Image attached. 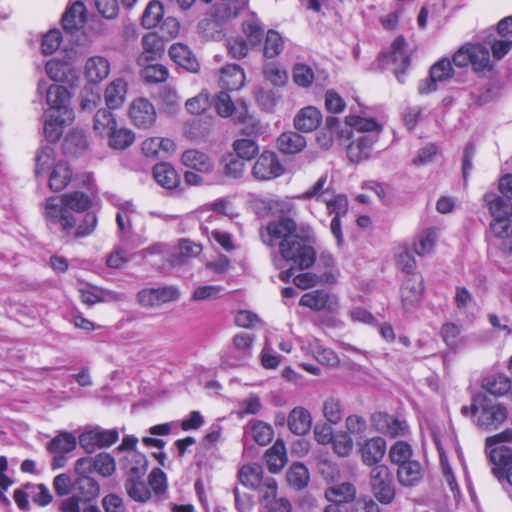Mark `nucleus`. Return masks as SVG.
<instances>
[{
  "instance_id": "nucleus-1",
  "label": "nucleus",
  "mask_w": 512,
  "mask_h": 512,
  "mask_svg": "<svg viewBox=\"0 0 512 512\" xmlns=\"http://www.w3.org/2000/svg\"><path fill=\"white\" fill-rule=\"evenodd\" d=\"M91 204L90 197L79 191L49 197L44 205V218L51 229L58 227L65 235H70L77 223L73 212H84Z\"/></svg>"
},
{
  "instance_id": "nucleus-2",
  "label": "nucleus",
  "mask_w": 512,
  "mask_h": 512,
  "mask_svg": "<svg viewBox=\"0 0 512 512\" xmlns=\"http://www.w3.org/2000/svg\"><path fill=\"white\" fill-rule=\"evenodd\" d=\"M486 454L493 464L492 473L502 480L507 468L512 465V430L507 429L486 439Z\"/></svg>"
},
{
  "instance_id": "nucleus-3",
  "label": "nucleus",
  "mask_w": 512,
  "mask_h": 512,
  "mask_svg": "<svg viewBox=\"0 0 512 512\" xmlns=\"http://www.w3.org/2000/svg\"><path fill=\"white\" fill-rule=\"evenodd\" d=\"M215 108L221 117H233L236 121L241 122L244 125L242 130L247 135L255 134L260 130V122L249 115L247 105L243 102L235 104L225 91L217 95Z\"/></svg>"
},
{
  "instance_id": "nucleus-4",
  "label": "nucleus",
  "mask_w": 512,
  "mask_h": 512,
  "mask_svg": "<svg viewBox=\"0 0 512 512\" xmlns=\"http://www.w3.org/2000/svg\"><path fill=\"white\" fill-rule=\"evenodd\" d=\"M279 250L282 258L299 269L309 268L315 262V251L302 237L296 235L291 240L280 242Z\"/></svg>"
},
{
  "instance_id": "nucleus-5",
  "label": "nucleus",
  "mask_w": 512,
  "mask_h": 512,
  "mask_svg": "<svg viewBox=\"0 0 512 512\" xmlns=\"http://www.w3.org/2000/svg\"><path fill=\"white\" fill-rule=\"evenodd\" d=\"M471 409L473 412L480 411L477 425L487 430L498 428L507 418L506 408L500 404L491 403L483 394H478L473 398Z\"/></svg>"
},
{
  "instance_id": "nucleus-6",
  "label": "nucleus",
  "mask_w": 512,
  "mask_h": 512,
  "mask_svg": "<svg viewBox=\"0 0 512 512\" xmlns=\"http://www.w3.org/2000/svg\"><path fill=\"white\" fill-rule=\"evenodd\" d=\"M369 485L373 496L384 505L391 504L396 496L393 476L386 465H376L369 473Z\"/></svg>"
},
{
  "instance_id": "nucleus-7",
  "label": "nucleus",
  "mask_w": 512,
  "mask_h": 512,
  "mask_svg": "<svg viewBox=\"0 0 512 512\" xmlns=\"http://www.w3.org/2000/svg\"><path fill=\"white\" fill-rule=\"evenodd\" d=\"M297 224L292 218H280L261 227L259 234L262 242L267 246H275L277 243L291 240L297 234Z\"/></svg>"
},
{
  "instance_id": "nucleus-8",
  "label": "nucleus",
  "mask_w": 512,
  "mask_h": 512,
  "mask_svg": "<svg viewBox=\"0 0 512 512\" xmlns=\"http://www.w3.org/2000/svg\"><path fill=\"white\" fill-rule=\"evenodd\" d=\"M74 470L75 472L90 474L96 472L102 477H110L116 471V461L111 454L101 452L95 456L79 458L75 462Z\"/></svg>"
},
{
  "instance_id": "nucleus-9",
  "label": "nucleus",
  "mask_w": 512,
  "mask_h": 512,
  "mask_svg": "<svg viewBox=\"0 0 512 512\" xmlns=\"http://www.w3.org/2000/svg\"><path fill=\"white\" fill-rule=\"evenodd\" d=\"M118 439L119 432L117 429L106 430L101 427H95L83 432L79 436V444L87 453H92L97 448L110 447Z\"/></svg>"
},
{
  "instance_id": "nucleus-10",
  "label": "nucleus",
  "mask_w": 512,
  "mask_h": 512,
  "mask_svg": "<svg viewBox=\"0 0 512 512\" xmlns=\"http://www.w3.org/2000/svg\"><path fill=\"white\" fill-rule=\"evenodd\" d=\"M179 290L174 286L145 288L138 292L137 301L144 308H157L165 303L178 300Z\"/></svg>"
},
{
  "instance_id": "nucleus-11",
  "label": "nucleus",
  "mask_w": 512,
  "mask_h": 512,
  "mask_svg": "<svg viewBox=\"0 0 512 512\" xmlns=\"http://www.w3.org/2000/svg\"><path fill=\"white\" fill-rule=\"evenodd\" d=\"M252 342V337L247 333L235 335L232 346L227 348L221 356L222 363L228 367L241 365L250 356Z\"/></svg>"
},
{
  "instance_id": "nucleus-12",
  "label": "nucleus",
  "mask_w": 512,
  "mask_h": 512,
  "mask_svg": "<svg viewBox=\"0 0 512 512\" xmlns=\"http://www.w3.org/2000/svg\"><path fill=\"white\" fill-rule=\"evenodd\" d=\"M284 170L275 152L264 151L257 158L252 168V175L259 181H268L280 177Z\"/></svg>"
},
{
  "instance_id": "nucleus-13",
  "label": "nucleus",
  "mask_w": 512,
  "mask_h": 512,
  "mask_svg": "<svg viewBox=\"0 0 512 512\" xmlns=\"http://www.w3.org/2000/svg\"><path fill=\"white\" fill-rule=\"evenodd\" d=\"M129 118L140 129L152 127L157 119L154 105L146 98H137L129 106Z\"/></svg>"
},
{
  "instance_id": "nucleus-14",
  "label": "nucleus",
  "mask_w": 512,
  "mask_h": 512,
  "mask_svg": "<svg viewBox=\"0 0 512 512\" xmlns=\"http://www.w3.org/2000/svg\"><path fill=\"white\" fill-rule=\"evenodd\" d=\"M423 291V279L420 274L406 277L401 287V301L405 311H412L419 305Z\"/></svg>"
},
{
  "instance_id": "nucleus-15",
  "label": "nucleus",
  "mask_w": 512,
  "mask_h": 512,
  "mask_svg": "<svg viewBox=\"0 0 512 512\" xmlns=\"http://www.w3.org/2000/svg\"><path fill=\"white\" fill-rule=\"evenodd\" d=\"M384 64H396L398 65L394 72L398 81L404 82L405 69L410 64V57L405 51V40L403 37H397L391 44V50L389 53H383L382 55Z\"/></svg>"
},
{
  "instance_id": "nucleus-16",
  "label": "nucleus",
  "mask_w": 512,
  "mask_h": 512,
  "mask_svg": "<svg viewBox=\"0 0 512 512\" xmlns=\"http://www.w3.org/2000/svg\"><path fill=\"white\" fill-rule=\"evenodd\" d=\"M453 76L452 64L448 59H442L436 62L430 69L429 79L419 84L420 94H428L436 90V84L450 79Z\"/></svg>"
},
{
  "instance_id": "nucleus-17",
  "label": "nucleus",
  "mask_w": 512,
  "mask_h": 512,
  "mask_svg": "<svg viewBox=\"0 0 512 512\" xmlns=\"http://www.w3.org/2000/svg\"><path fill=\"white\" fill-rule=\"evenodd\" d=\"M70 94L66 87L61 85H51L46 92V100L50 106L48 111L65 115L66 119H73L74 113L69 108Z\"/></svg>"
},
{
  "instance_id": "nucleus-18",
  "label": "nucleus",
  "mask_w": 512,
  "mask_h": 512,
  "mask_svg": "<svg viewBox=\"0 0 512 512\" xmlns=\"http://www.w3.org/2000/svg\"><path fill=\"white\" fill-rule=\"evenodd\" d=\"M292 77L296 85L308 88L313 83L318 86H324L327 83L328 74L324 71L317 73L305 63H296L292 68Z\"/></svg>"
},
{
  "instance_id": "nucleus-19",
  "label": "nucleus",
  "mask_w": 512,
  "mask_h": 512,
  "mask_svg": "<svg viewBox=\"0 0 512 512\" xmlns=\"http://www.w3.org/2000/svg\"><path fill=\"white\" fill-rule=\"evenodd\" d=\"M378 138L376 134H362L355 138L347 147V157L349 160L359 163L369 158Z\"/></svg>"
},
{
  "instance_id": "nucleus-20",
  "label": "nucleus",
  "mask_w": 512,
  "mask_h": 512,
  "mask_svg": "<svg viewBox=\"0 0 512 512\" xmlns=\"http://www.w3.org/2000/svg\"><path fill=\"white\" fill-rule=\"evenodd\" d=\"M77 478L74 480V494L82 503L86 504L98 498L100 494V485L96 479L90 476V473L75 472Z\"/></svg>"
},
{
  "instance_id": "nucleus-21",
  "label": "nucleus",
  "mask_w": 512,
  "mask_h": 512,
  "mask_svg": "<svg viewBox=\"0 0 512 512\" xmlns=\"http://www.w3.org/2000/svg\"><path fill=\"white\" fill-rule=\"evenodd\" d=\"M386 442L381 437H373L360 447L361 460L367 466H376L384 457Z\"/></svg>"
},
{
  "instance_id": "nucleus-22",
  "label": "nucleus",
  "mask_w": 512,
  "mask_h": 512,
  "mask_svg": "<svg viewBox=\"0 0 512 512\" xmlns=\"http://www.w3.org/2000/svg\"><path fill=\"white\" fill-rule=\"evenodd\" d=\"M110 63L103 56H92L87 59L84 66V76L89 83L98 84L108 77Z\"/></svg>"
},
{
  "instance_id": "nucleus-23",
  "label": "nucleus",
  "mask_w": 512,
  "mask_h": 512,
  "mask_svg": "<svg viewBox=\"0 0 512 512\" xmlns=\"http://www.w3.org/2000/svg\"><path fill=\"white\" fill-rule=\"evenodd\" d=\"M372 422L378 431L389 435L391 437H397L404 435L407 430V424L398 419H394L386 413H376L372 416Z\"/></svg>"
},
{
  "instance_id": "nucleus-24",
  "label": "nucleus",
  "mask_w": 512,
  "mask_h": 512,
  "mask_svg": "<svg viewBox=\"0 0 512 512\" xmlns=\"http://www.w3.org/2000/svg\"><path fill=\"white\" fill-rule=\"evenodd\" d=\"M169 55L176 64L192 73H197L200 69V64L194 54L188 46L182 43H174L171 45Z\"/></svg>"
},
{
  "instance_id": "nucleus-25",
  "label": "nucleus",
  "mask_w": 512,
  "mask_h": 512,
  "mask_svg": "<svg viewBox=\"0 0 512 512\" xmlns=\"http://www.w3.org/2000/svg\"><path fill=\"white\" fill-rule=\"evenodd\" d=\"M44 134L48 141L56 142L63 134L64 127L73 119H66L65 115L51 111L44 114Z\"/></svg>"
},
{
  "instance_id": "nucleus-26",
  "label": "nucleus",
  "mask_w": 512,
  "mask_h": 512,
  "mask_svg": "<svg viewBox=\"0 0 512 512\" xmlns=\"http://www.w3.org/2000/svg\"><path fill=\"white\" fill-rule=\"evenodd\" d=\"M142 151L147 157L165 158L175 151V144L169 138L151 137L142 143Z\"/></svg>"
},
{
  "instance_id": "nucleus-27",
  "label": "nucleus",
  "mask_w": 512,
  "mask_h": 512,
  "mask_svg": "<svg viewBox=\"0 0 512 512\" xmlns=\"http://www.w3.org/2000/svg\"><path fill=\"white\" fill-rule=\"evenodd\" d=\"M307 146L306 138L295 131L283 132L277 138V148L287 155L298 154Z\"/></svg>"
},
{
  "instance_id": "nucleus-28",
  "label": "nucleus",
  "mask_w": 512,
  "mask_h": 512,
  "mask_svg": "<svg viewBox=\"0 0 512 512\" xmlns=\"http://www.w3.org/2000/svg\"><path fill=\"white\" fill-rule=\"evenodd\" d=\"M86 21V8L82 1L76 0L65 11L62 25L66 31L72 32L83 26Z\"/></svg>"
},
{
  "instance_id": "nucleus-29",
  "label": "nucleus",
  "mask_w": 512,
  "mask_h": 512,
  "mask_svg": "<svg viewBox=\"0 0 512 512\" xmlns=\"http://www.w3.org/2000/svg\"><path fill=\"white\" fill-rule=\"evenodd\" d=\"M322 121L321 112L313 106L302 108L294 118V126L301 132H311L318 128Z\"/></svg>"
},
{
  "instance_id": "nucleus-30",
  "label": "nucleus",
  "mask_w": 512,
  "mask_h": 512,
  "mask_svg": "<svg viewBox=\"0 0 512 512\" xmlns=\"http://www.w3.org/2000/svg\"><path fill=\"white\" fill-rule=\"evenodd\" d=\"M357 490L353 483L342 482L328 487L325 491V497L329 502L339 505L349 503L356 497Z\"/></svg>"
},
{
  "instance_id": "nucleus-31",
  "label": "nucleus",
  "mask_w": 512,
  "mask_h": 512,
  "mask_svg": "<svg viewBox=\"0 0 512 512\" xmlns=\"http://www.w3.org/2000/svg\"><path fill=\"white\" fill-rule=\"evenodd\" d=\"M245 82L243 69L237 64H230L221 69L219 84L230 91L240 89Z\"/></svg>"
},
{
  "instance_id": "nucleus-32",
  "label": "nucleus",
  "mask_w": 512,
  "mask_h": 512,
  "mask_svg": "<svg viewBox=\"0 0 512 512\" xmlns=\"http://www.w3.org/2000/svg\"><path fill=\"white\" fill-rule=\"evenodd\" d=\"M326 124L327 128L320 131L317 135V143L321 148L328 150L332 147L334 133H337L341 139L348 140L352 137V132L350 129L338 130L337 118L328 117Z\"/></svg>"
},
{
  "instance_id": "nucleus-33",
  "label": "nucleus",
  "mask_w": 512,
  "mask_h": 512,
  "mask_svg": "<svg viewBox=\"0 0 512 512\" xmlns=\"http://www.w3.org/2000/svg\"><path fill=\"white\" fill-rule=\"evenodd\" d=\"M312 417L304 407H295L288 416V427L296 435H305L311 428Z\"/></svg>"
},
{
  "instance_id": "nucleus-34",
  "label": "nucleus",
  "mask_w": 512,
  "mask_h": 512,
  "mask_svg": "<svg viewBox=\"0 0 512 512\" xmlns=\"http://www.w3.org/2000/svg\"><path fill=\"white\" fill-rule=\"evenodd\" d=\"M127 94V82L118 78L108 84L105 90L104 98L109 109L121 107Z\"/></svg>"
},
{
  "instance_id": "nucleus-35",
  "label": "nucleus",
  "mask_w": 512,
  "mask_h": 512,
  "mask_svg": "<svg viewBox=\"0 0 512 512\" xmlns=\"http://www.w3.org/2000/svg\"><path fill=\"white\" fill-rule=\"evenodd\" d=\"M484 201L493 217L492 221L511 219L512 204L492 192L484 195Z\"/></svg>"
},
{
  "instance_id": "nucleus-36",
  "label": "nucleus",
  "mask_w": 512,
  "mask_h": 512,
  "mask_svg": "<svg viewBox=\"0 0 512 512\" xmlns=\"http://www.w3.org/2000/svg\"><path fill=\"white\" fill-rule=\"evenodd\" d=\"M143 53L138 57V63L144 65L149 60L159 57L164 45L162 39L155 33H148L142 38Z\"/></svg>"
},
{
  "instance_id": "nucleus-37",
  "label": "nucleus",
  "mask_w": 512,
  "mask_h": 512,
  "mask_svg": "<svg viewBox=\"0 0 512 512\" xmlns=\"http://www.w3.org/2000/svg\"><path fill=\"white\" fill-rule=\"evenodd\" d=\"M423 477V470L419 462L410 461L399 466L397 470V479L400 485L413 487L417 485Z\"/></svg>"
},
{
  "instance_id": "nucleus-38",
  "label": "nucleus",
  "mask_w": 512,
  "mask_h": 512,
  "mask_svg": "<svg viewBox=\"0 0 512 512\" xmlns=\"http://www.w3.org/2000/svg\"><path fill=\"white\" fill-rule=\"evenodd\" d=\"M182 163L201 173H209L213 169V162L208 155L198 150H187L182 154Z\"/></svg>"
},
{
  "instance_id": "nucleus-39",
  "label": "nucleus",
  "mask_w": 512,
  "mask_h": 512,
  "mask_svg": "<svg viewBox=\"0 0 512 512\" xmlns=\"http://www.w3.org/2000/svg\"><path fill=\"white\" fill-rule=\"evenodd\" d=\"M153 175L157 183L165 189L172 190L178 187L180 183V177L177 171L168 163L155 165Z\"/></svg>"
},
{
  "instance_id": "nucleus-40",
  "label": "nucleus",
  "mask_w": 512,
  "mask_h": 512,
  "mask_svg": "<svg viewBox=\"0 0 512 512\" xmlns=\"http://www.w3.org/2000/svg\"><path fill=\"white\" fill-rule=\"evenodd\" d=\"M265 461L271 473H277L283 469L287 462L285 444L277 440L265 453Z\"/></svg>"
},
{
  "instance_id": "nucleus-41",
  "label": "nucleus",
  "mask_w": 512,
  "mask_h": 512,
  "mask_svg": "<svg viewBox=\"0 0 512 512\" xmlns=\"http://www.w3.org/2000/svg\"><path fill=\"white\" fill-rule=\"evenodd\" d=\"M72 179V170L66 162H58L49 175L48 185L53 191L65 189Z\"/></svg>"
},
{
  "instance_id": "nucleus-42",
  "label": "nucleus",
  "mask_w": 512,
  "mask_h": 512,
  "mask_svg": "<svg viewBox=\"0 0 512 512\" xmlns=\"http://www.w3.org/2000/svg\"><path fill=\"white\" fill-rule=\"evenodd\" d=\"M148 462L146 456L137 451H131L124 459L123 469L128 478H143L147 471Z\"/></svg>"
},
{
  "instance_id": "nucleus-43",
  "label": "nucleus",
  "mask_w": 512,
  "mask_h": 512,
  "mask_svg": "<svg viewBox=\"0 0 512 512\" xmlns=\"http://www.w3.org/2000/svg\"><path fill=\"white\" fill-rule=\"evenodd\" d=\"M238 479L247 488H260L263 480V469L257 463L243 465L238 472Z\"/></svg>"
},
{
  "instance_id": "nucleus-44",
  "label": "nucleus",
  "mask_w": 512,
  "mask_h": 512,
  "mask_svg": "<svg viewBox=\"0 0 512 512\" xmlns=\"http://www.w3.org/2000/svg\"><path fill=\"white\" fill-rule=\"evenodd\" d=\"M106 137L109 147L115 150L127 149L135 141V134L131 129L118 125Z\"/></svg>"
},
{
  "instance_id": "nucleus-45",
  "label": "nucleus",
  "mask_w": 512,
  "mask_h": 512,
  "mask_svg": "<svg viewBox=\"0 0 512 512\" xmlns=\"http://www.w3.org/2000/svg\"><path fill=\"white\" fill-rule=\"evenodd\" d=\"M136 214L134 205L129 202H123L118 205L116 213V223L118 231L122 236H129L132 232V220Z\"/></svg>"
},
{
  "instance_id": "nucleus-46",
  "label": "nucleus",
  "mask_w": 512,
  "mask_h": 512,
  "mask_svg": "<svg viewBox=\"0 0 512 512\" xmlns=\"http://www.w3.org/2000/svg\"><path fill=\"white\" fill-rule=\"evenodd\" d=\"M345 123L350 128L363 134H379L382 130L381 125L373 118H364L358 115H348L345 118Z\"/></svg>"
},
{
  "instance_id": "nucleus-47",
  "label": "nucleus",
  "mask_w": 512,
  "mask_h": 512,
  "mask_svg": "<svg viewBox=\"0 0 512 512\" xmlns=\"http://www.w3.org/2000/svg\"><path fill=\"white\" fill-rule=\"evenodd\" d=\"M299 304L304 307H308L314 311H321L326 308H330L331 296L324 290H314L308 293H305Z\"/></svg>"
},
{
  "instance_id": "nucleus-48",
  "label": "nucleus",
  "mask_w": 512,
  "mask_h": 512,
  "mask_svg": "<svg viewBox=\"0 0 512 512\" xmlns=\"http://www.w3.org/2000/svg\"><path fill=\"white\" fill-rule=\"evenodd\" d=\"M117 121L109 109H99L94 117L93 130L101 137H106L115 127Z\"/></svg>"
},
{
  "instance_id": "nucleus-49",
  "label": "nucleus",
  "mask_w": 512,
  "mask_h": 512,
  "mask_svg": "<svg viewBox=\"0 0 512 512\" xmlns=\"http://www.w3.org/2000/svg\"><path fill=\"white\" fill-rule=\"evenodd\" d=\"M243 32L251 46H259L263 40L264 25L255 16H251L243 22Z\"/></svg>"
},
{
  "instance_id": "nucleus-50",
  "label": "nucleus",
  "mask_w": 512,
  "mask_h": 512,
  "mask_svg": "<svg viewBox=\"0 0 512 512\" xmlns=\"http://www.w3.org/2000/svg\"><path fill=\"white\" fill-rule=\"evenodd\" d=\"M437 237L438 233L434 228L422 231L413 243L414 252L419 256L430 253L435 246Z\"/></svg>"
},
{
  "instance_id": "nucleus-51",
  "label": "nucleus",
  "mask_w": 512,
  "mask_h": 512,
  "mask_svg": "<svg viewBox=\"0 0 512 512\" xmlns=\"http://www.w3.org/2000/svg\"><path fill=\"white\" fill-rule=\"evenodd\" d=\"M127 494L137 502H146L151 498V492L142 478H127L125 481Z\"/></svg>"
},
{
  "instance_id": "nucleus-52",
  "label": "nucleus",
  "mask_w": 512,
  "mask_h": 512,
  "mask_svg": "<svg viewBox=\"0 0 512 512\" xmlns=\"http://www.w3.org/2000/svg\"><path fill=\"white\" fill-rule=\"evenodd\" d=\"M483 388L491 395L502 396L511 389V381L503 374L492 375L484 379Z\"/></svg>"
},
{
  "instance_id": "nucleus-53",
  "label": "nucleus",
  "mask_w": 512,
  "mask_h": 512,
  "mask_svg": "<svg viewBox=\"0 0 512 512\" xmlns=\"http://www.w3.org/2000/svg\"><path fill=\"white\" fill-rule=\"evenodd\" d=\"M286 478L290 486L300 490L307 486L310 476L305 465L294 463L288 469Z\"/></svg>"
},
{
  "instance_id": "nucleus-54",
  "label": "nucleus",
  "mask_w": 512,
  "mask_h": 512,
  "mask_svg": "<svg viewBox=\"0 0 512 512\" xmlns=\"http://www.w3.org/2000/svg\"><path fill=\"white\" fill-rule=\"evenodd\" d=\"M284 48V40L276 30L270 29L266 33L263 54L266 58L272 59L277 57Z\"/></svg>"
},
{
  "instance_id": "nucleus-55",
  "label": "nucleus",
  "mask_w": 512,
  "mask_h": 512,
  "mask_svg": "<svg viewBox=\"0 0 512 512\" xmlns=\"http://www.w3.org/2000/svg\"><path fill=\"white\" fill-rule=\"evenodd\" d=\"M164 15L163 5L159 1H151L142 15V25L146 29L155 28Z\"/></svg>"
},
{
  "instance_id": "nucleus-56",
  "label": "nucleus",
  "mask_w": 512,
  "mask_h": 512,
  "mask_svg": "<svg viewBox=\"0 0 512 512\" xmlns=\"http://www.w3.org/2000/svg\"><path fill=\"white\" fill-rule=\"evenodd\" d=\"M210 105V95L205 89L196 96L187 99L185 102V108L191 115H201L205 113Z\"/></svg>"
},
{
  "instance_id": "nucleus-57",
  "label": "nucleus",
  "mask_w": 512,
  "mask_h": 512,
  "mask_svg": "<svg viewBox=\"0 0 512 512\" xmlns=\"http://www.w3.org/2000/svg\"><path fill=\"white\" fill-rule=\"evenodd\" d=\"M45 70L49 78L56 82L66 81L71 72V65L65 61L51 59L46 63Z\"/></svg>"
},
{
  "instance_id": "nucleus-58",
  "label": "nucleus",
  "mask_w": 512,
  "mask_h": 512,
  "mask_svg": "<svg viewBox=\"0 0 512 512\" xmlns=\"http://www.w3.org/2000/svg\"><path fill=\"white\" fill-rule=\"evenodd\" d=\"M76 445L75 436L71 433L63 432L51 440L48 449L53 453H68L74 450Z\"/></svg>"
},
{
  "instance_id": "nucleus-59",
  "label": "nucleus",
  "mask_w": 512,
  "mask_h": 512,
  "mask_svg": "<svg viewBox=\"0 0 512 512\" xmlns=\"http://www.w3.org/2000/svg\"><path fill=\"white\" fill-rule=\"evenodd\" d=\"M35 173L40 175L53 169L55 163V151L51 147H44L39 150L35 158Z\"/></svg>"
},
{
  "instance_id": "nucleus-60",
  "label": "nucleus",
  "mask_w": 512,
  "mask_h": 512,
  "mask_svg": "<svg viewBox=\"0 0 512 512\" xmlns=\"http://www.w3.org/2000/svg\"><path fill=\"white\" fill-rule=\"evenodd\" d=\"M327 176H321L315 184L299 195V199H315L318 202H324L332 193L326 188Z\"/></svg>"
},
{
  "instance_id": "nucleus-61",
  "label": "nucleus",
  "mask_w": 512,
  "mask_h": 512,
  "mask_svg": "<svg viewBox=\"0 0 512 512\" xmlns=\"http://www.w3.org/2000/svg\"><path fill=\"white\" fill-rule=\"evenodd\" d=\"M470 64L474 70L482 71L490 67L489 51L480 45H470Z\"/></svg>"
},
{
  "instance_id": "nucleus-62",
  "label": "nucleus",
  "mask_w": 512,
  "mask_h": 512,
  "mask_svg": "<svg viewBox=\"0 0 512 512\" xmlns=\"http://www.w3.org/2000/svg\"><path fill=\"white\" fill-rule=\"evenodd\" d=\"M233 149L237 157L243 160H251L259 152V147L254 140L251 139H238L233 143Z\"/></svg>"
},
{
  "instance_id": "nucleus-63",
  "label": "nucleus",
  "mask_w": 512,
  "mask_h": 512,
  "mask_svg": "<svg viewBox=\"0 0 512 512\" xmlns=\"http://www.w3.org/2000/svg\"><path fill=\"white\" fill-rule=\"evenodd\" d=\"M264 77L274 86H283L288 81L287 71L276 63H269L264 66Z\"/></svg>"
},
{
  "instance_id": "nucleus-64",
  "label": "nucleus",
  "mask_w": 512,
  "mask_h": 512,
  "mask_svg": "<svg viewBox=\"0 0 512 512\" xmlns=\"http://www.w3.org/2000/svg\"><path fill=\"white\" fill-rule=\"evenodd\" d=\"M412 456L411 446L403 441L396 442L389 451V458L392 463L402 465L410 462Z\"/></svg>"
}]
</instances>
